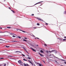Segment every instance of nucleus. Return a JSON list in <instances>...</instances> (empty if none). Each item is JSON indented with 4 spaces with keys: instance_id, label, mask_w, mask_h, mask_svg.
Masks as SVG:
<instances>
[{
    "instance_id": "bb28decb",
    "label": "nucleus",
    "mask_w": 66,
    "mask_h": 66,
    "mask_svg": "<svg viewBox=\"0 0 66 66\" xmlns=\"http://www.w3.org/2000/svg\"><path fill=\"white\" fill-rule=\"evenodd\" d=\"M0 60H1L2 59H4V58H1L0 59Z\"/></svg>"
},
{
    "instance_id": "a19ab883",
    "label": "nucleus",
    "mask_w": 66,
    "mask_h": 66,
    "mask_svg": "<svg viewBox=\"0 0 66 66\" xmlns=\"http://www.w3.org/2000/svg\"><path fill=\"white\" fill-rule=\"evenodd\" d=\"M45 24H46V25H48V23H46Z\"/></svg>"
},
{
    "instance_id": "f8f14e48",
    "label": "nucleus",
    "mask_w": 66,
    "mask_h": 66,
    "mask_svg": "<svg viewBox=\"0 0 66 66\" xmlns=\"http://www.w3.org/2000/svg\"><path fill=\"white\" fill-rule=\"evenodd\" d=\"M11 10V11H12L13 13H15V11H14L13 10Z\"/></svg>"
},
{
    "instance_id": "f257e3e1",
    "label": "nucleus",
    "mask_w": 66,
    "mask_h": 66,
    "mask_svg": "<svg viewBox=\"0 0 66 66\" xmlns=\"http://www.w3.org/2000/svg\"><path fill=\"white\" fill-rule=\"evenodd\" d=\"M18 30H19V31H22V32H23L24 33H27V32L25 31H23V30H21L18 29V30H17L18 31Z\"/></svg>"
},
{
    "instance_id": "39448f33",
    "label": "nucleus",
    "mask_w": 66,
    "mask_h": 66,
    "mask_svg": "<svg viewBox=\"0 0 66 66\" xmlns=\"http://www.w3.org/2000/svg\"><path fill=\"white\" fill-rule=\"evenodd\" d=\"M38 54L40 55L41 56H43V57H44V55L40 54V53H38Z\"/></svg>"
},
{
    "instance_id": "473e14b6",
    "label": "nucleus",
    "mask_w": 66,
    "mask_h": 66,
    "mask_svg": "<svg viewBox=\"0 0 66 66\" xmlns=\"http://www.w3.org/2000/svg\"><path fill=\"white\" fill-rule=\"evenodd\" d=\"M49 52L50 53H52L51 51H49Z\"/></svg>"
},
{
    "instance_id": "f03ea898",
    "label": "nucleus",
    "mask_w": 66,
    "mask_h": 66,
    "mask_svg": "<svg viewBox=\"0 0 66 66\" xmlns=\"http://www.w3.org/2000/svg\"><path fill=\"white\" fill-rule=\"evenodd\" d=\"M38 20H40L41 21H44L42 20V19L40 18H36Z\"/></svg>"
},
{
    "instance_id": "8fccbe9b",
    "label": "nucleus",
    "mask_w": 66,
    "mask_h": 66,
    "mask_svg": "<svg viewBox=\"0 0 66 66\" xmlns=\"http://www.w3.org/2000/svg\"><path fill=\"white\" fill-rule=\"evenodd\" d=\"M62 60L63 61H65V60Z\"/></svg>"
},
{
    "instance_id": "680f3d73",
    "label": "nucleus",
    "mask_w": 66,
    "mask_h": 66,
    "mask_svg": "<svg viewBox=\"0 0 66 66\" xmlns=\"http://www.w3.org/2000/svg\"><path fill=\"white\" fill-rule=\"evenodd\" d=\"M34 66H35V65H34Z\"/></svg>"
},
{
    "instance_id": "3c124183",
    "label": "nucleus",
    "mask_w": 66,
    "mask_h": 66,
    "mask_svg": "<svg viewBox=\"0 0 66 66\" xmlns=\"http://www.w3.org/2000/svg\"><path fill=\"white\" fill-rule=\"evenodd\" d=\"M0 33H3V32L2 31H1V32H0Z\"/></svg>"
},
{
    "instance_id": "ddd939ff",
    "label": "nucleus",
    "mask_w": 66,
    "mask_h": 66,
    "mask_svg": "<svg viewBox=\"0 0 66 66\" xmlns=\"http://www.w3.org/2000/svg\"><path fill=\"white\" fill-rule=\"evenodd\" d=\"M6 47L7 48H9V47H10V46H6Z\"/></svg>"
},
{
    "instance_id": "0eeeda50",
    "label": "nucleus",
    "mask_w": 66,
    "mask_h": 66,
    "mask_svg": "<svg viewBox=\"0 0 66 66\" xmlns=\"http://www.w3.org/2000/svg\"><path fill=\"white\" fill-rule=\"evenodd\" d=\"M12 43H16V42H17L16 41H14V40H13L12 41Z\"/></svg>"
},
{
    "instance_id": "4be33fe9",
    "label": "nucleus",
    "mask_w": 66,
    "mask_h": 66,
    "mask_svg": "<svg viewBox=\"0 0 66 66\" xmlns=\"http://www.w3.org/2000/svg\"><path fill=\"white\" fill-rule=\"evenodd\" d=\"M60 40H61V41H62V39L60 38Z\"/></svg>"
},
{
    "instance_id": "09e8293b",
    "label": "nucleus",
    "mask_w": 66,
    "mask_h": 66,
    "mask_svg": "<svg viewBox=\"0 0 66 66\" xmlns=\"http://www.w3.org/2000/svg\"><path fill=\"white\" fill-rule=\"evenodd\" d=\"M26 52H27V53H28V54H29V53H28V52L27 51H26Z\"/></svg>"
},
{
    "instance_id": "4468645a",
    "label": "nucleus",
    "mask_w": 66,
    "mask_h": 66,
    "mask_svg": "<svg viewBox=\"0 0 66 66\" xmlns=\"http://www.w3.org/2000/svg\"><path fill=\"white\" fill-rule=\"evenodd\" d=\"M23 64L24 65V66H27V64H26L25 63H23Z\"/></svg>"
},
{
    "instance_id": "e2e57ef3",
    "label": "nucleus",
    "mask_w": 66,
    "mask_h": 66,
    "mask_svg": "<svg viewBox=\"0 0 66 66\" xmlns=\"http://www.w3.org/2000/svg\"><path fill=\"white\" fill-rule=\"evenodd\" d=\"M65 58H66V57H65Z\"/></svg>"
},
{
    "instance_id": "9d476101",
    "label": "nucleus",
    "mask_w": 66,
    "mask_h": 66,
    "mask_svg": "<svg viewBox=\"0 0 66 66\" xmlns=\"http://www.w3.org/2000/svg\"><path fill=\"white\" fill-rule=\"evenodd\" d=\"M28 61L29 62V63H30V64H31V63H32V62L31 61L29 60H28Z\"/></svg>"
},
{
    "instance_id": "a211bd4d",
    "label": "nucleus",
    "mask_w": 66,
    "mask_h": 66,
    "mask_svg": "<svg viewBox=\"0 0 66 66\" xmlns=\"http://www.w3.org/2000/svg\"><path fill=\"white\" fill-rule=\"evenodd\" d=\"M11 35H13V34L14 35H16L15 34H14L12 33H11Z\"/></svg>"
},
{
    "instance_id": "603ef678",
    "label": "nucleus",
    "mask_w": 66,
    "mask_h": 66,
    "mask_svg": "<svg viewBox=\"0 0 66 66\" xmlns=\"http://www.w3.org/2000/svg\"><path fill=\"white\" fill-rule=\"evenodd\" d=\"M0 29H2V28L0 27Z\"/></svg>"
},
{
    "instance_id": "c756f323",
    "label": "nucleus",
    "mask_w": 66,
    "mask_h": 66,
    "mask_svg": "<svg viewBox=\"0 0 66 66\" xmlns=\"http://www.w3.org/2000/svg\"><path fill=\"white\" fill-rule=\"evenodd\" d=\"M66 40V39H63V40L64 41V40Z\"/></svg>"
},
{
    "instance_id": "f704fd0d",
    "label": "nucleus",
    "mask_w": 66,
    "mask_h": 66,
    "mask_svg": "<svg viewBox=\"0 0 66 66\" xmlns=\"http://www.w3.org/2000/svg\"><path fill=\"white\" fill-rule=\"evenodd\" d=\"M44 45L46 46H47V45H46V44H44Z\"/></svg>"
},
{
    "instance_id": "c03bdc74",
    "label": "nucleus",
    "mask_w": 66,
    "mask_h": 66,
    "mask_svg": "<svg viewBox=\"0 0 66 66\" xmlns=\"http://www.w3.org/2000/svg\"><path fill=\"white\" fill-rule=\"evenodd\" d=\"M0 40H2L1 39H0Z\"/></svg>"
},
{
    "instance_id": "4d7b16f0",
    "label": "nucleus",
    "mask_w": 66,
    "mask_h": 66,
    "mask_svg": "<svg viewBox=\"0 0 66 66\" xmlns=\"http://www.w3.org/2000/svg\"><path fill=\"white\" fill-rule=\"evenodd\" d=\"M43 62H44V63H45V62L44 61Z\"/></svg>"
},
{
    "instance_id": "58836bf2",
    "label": "nucleus",
    "mask_w": 66,
    "mask_h": 66,
    "mask_svg": "<svg viewBox=\"0 0 66 66\" xmlns=\"http://www.w3.org/2000/svg\"><path fill=\"white\" fill-rule=\"evenodd\" d=\"M24 38L25 39H27V38H26V37H25V38Z\"/></svg>"
},
{
    "instance_id": "393cba45",
    "label": "nucleus",
    "mask_w": 66,
    "mask_h": 66,
    "mask_svg": "<svg viewBox=\"0 0 66 66\" xmlns=\"http://www.w3.org/2000/svg\"><path fill=\"white\" fill-rule=\"evenodd\" d=\"M12 37H16V36H12Z\"/></svg>"
},
{
    "instance_id": "9b49d317",
    "label": "nucleus",
    "mask_w": 66,
    "mask_h": 66,
    "mask_svg": "<svg viewBox=\"0 0 66 66\" xmlns=\"http://www.w3.org/2000/svg\"><path fill=\"white\" fill-rule=\"evenodd\" d=\"M37 64H39V66H42V65H41L39 63H38Z\"/></svg>"
},
{
    "instance_id": "6e6552de",
    "label": "nucleus",
    "mask_w": 66,
    "mask_h": 66,
    "mask_svg": "<svg viewBox=\"0 0 66 66\" xmlns=\"http://www.w3.org/2000/svg\"><path fill=\"white\" fill-rule=\"evenodd\" d=\"M15 52H19V53H21V52H20V51H16Z\"/></svg>"
},
{
    "instance_id": "5701e85b",
    "label": "nucleus",
    "mask_w": 66,
    "mask_h": 66,
    "mask_svg": "<svg viewBox=\"0 0 66 66\" xmlns=\"http://www.w3.org/2000/svg\"><path fill=\"white\" fill-rule=\"evenodd\" d=\"M51 51V52H54V50H53L52 51Z\"/></svg>"
},
{
    "instance_id": "c9c22d12",
    "label": "nucleus",
    "mask_w": 66,
    "mask_h": 66,
    "mask_svg": "<svg viewBox=\"0 0 66 66\" xmlns=\"http://www.w3.org/2000/svg\"><path fill=\"white\" fill-rule=\"evenodd\" d=\"M23 48L25 50H26V49L25 48Z\"/></svg>"
},
{
    "instance_id": "5fc2aeb1",
    "label": "nucleus",
    "mask_w": 66,
    "mask_h": 66,
    "mask_svg": "<svg viewBox=\"0 0 66 66\" xmlns=\"http://www.w3.org/2000/svg\"><path fill=\"white\" fill-rule=\"evenodd\" d=\"M55 57L57 59V58H58L57 57Z\"/></svg>"
},
{
    "instance_id": "423d86ee",
    "label": "nucleus",
    "mask_w": 66,
    "mask_h": 66,
    "mask_svg": "<svg viewBox=\"0 0 66 66\" xmlns=\"http://www.w3.org/2000/svg\"><path fill=\"white\" fill-rule=\"evenodd\" d=\"M18 63H19V64H20L21 63V61L20 60H19L18 61Z\"/></svg>"
},
{
    "instance_id": "a18cd8bd",
    "label": "nucleus",
    "mask_w": 66,
    "mask_h": 66,
    "mask_svg": "<svg viewBox=\"0 0 66 66\" xmlns=\"http://www.w3.org/2000/svg\"><path fill=\"white\" fill-rule=\"evenodd\" d=\"M60 38H57V39H59V40H60Z\"/></svg>"
},
{
    "instance_id": "f3484780",
    "label": "nucleus",
    "mask_w": 66,
    "mask_h": 66,
    "mask_svg": "<svg viewBox=\"0 0 66 66\" xmlns=\"http://www.w3.org/2000/svg\"><path fill=\"white\" fill-rule=\"evenodd\" d=\"M7 28H9V29H11V27H7Z\"/></svg>"
},
{
    "instance_id": "2eb2a0df",
    "label": "nucleus",
    "mask_w": 66,
    "mask_h": 66,
    "mask_svg": "<svg viewBox=\"0 0 66 66\" xmlns=\"http://www.w3.org/2000/svg\"><path fill=\"white\" fill-rule=\"evenodd\" d=\"M64 14H66V12L65 11L64 12Z\"/></svg>"
},
{
    "instance_id": "864d4df0",
    "label": "nucleus",
    "mask_w": 66,
    "mask_h": 66,
    "mask_svg": "<svg viewBox=\"0 0 66 66\" xmlns=\"http://www.w3.org/2000/svg\"><path fill=\"white\" fill-rule=\"evenodd\" d=\"M64 63L65 64H66V62H64Z\"/></svg>"
},
{
    "instance_id": "aec40b11",
    "label": "nucleus",
    "mask_w": 66,
    "mask_h": 66,
    "mask_svg": "<svg viewBox=\"0 0 66 66\" xmlns=\"http://www.w3.org/2000/svg\"><path fill=\"white\" fill-rule=\"evenodd\" d=\"M23 41H24V42H27V40L24 39H23Z\"/></svg>"
},
{
    "instance_id": "2f4dec72",
    "label": "nucleus",
    "mask_w": 66,
    "mask_h": 66,
    "mask_svg": "<svg viewBox=\"0 0 66 66\" xmlns=\"http://www.w3.org/2000/svg\"><path fill=\"white\" fill-rule=\"evenodd\" d=\"M36 38H37L38 39H39V38H38L36 37Z\"/></svg>"
},
{
    "instance_id": "13d9d810",
    "label": "nucleus",
    "mask_w": 66,
    "mask_h": 66,
    "mask_svg": "<svg viewBox=\"0 0 66 66\" xmlns=\"http://www.w3.org/2000/svg\"><path fill=\"white\" fill-rule=\"evenodd\" d=\"M35 39H36V38H35Z\"/></svg>"
},
{
    "instance_id": "dca6fc26",
    "label": "nucleus",
    "mask_w": 66,
    "mask_h": 66,
    "mask_svg": "<svg viewBox=\"0 0 66 66\" xmlns=\"http://www.w3.org/2000/svg\"><path fill=\"white\" fill-rule=\"evenodd\" d=\"M23 61H27V60H25V59H23Z\"/></svg>"
},
{
    "instance_id": "ea45409f",
    "label": "nucleus",
    "mask_w": 66,
    "mask_h": 66,
    "mask_svg": "<svg viewBox=\"0 0 66 66\" xmlns=\"http://www.w3.org/2000/svg\"><path fill=\"white\" fill-rule=\"evenodd\" d=\"M32 16H34V14H32V15H31Z\"/></svg>"
},
{
    "instance_id": "49530a36",
    "label": "nucleus",
    "mask_w": 66,
    "mask_h": 66,
    "mask_svg": "<svg viewBox=\"0 0 66 66\" xmlns=\"http://www.w3.org/2000/svg\"><path fill=\"white\" fill-rule=\"evenodd\" d=\"M5 32H7V31H5V32H3V33H5Z\"/></svg>"
},
{
    "instance_id": "72a5a7b5",
    "label": "nucleus",
    "mask_w": 66,
    "mask_h": 66,
    "mask_svg": "<svg viewBox=\"0 0 66 66\" xmlns=\"http://www.w3.org/2000/svg\"><path fill=\"white\" fill-rule=\"evenodd\" d=\"M54 61L55 62V63H57V61H56L55 60V61Z\"/></svg>"
},
{
    "instance_id": "1a4fd4ad",
    "label": "nucleus",
    "mask_w": 66,
    "mask_h": 66,
    "mask_svg": "<svg viewBox=\"0 0 66 66\" xmlns=\"http://www.w3.org/2000/svg\"><path fill=\"white\" fill-rule=\"evenodd\" d=\"M40 52H41V53H43V52H44V51L42 50H40Z\"/></svg>"
},
{
    "instance_id": "c85d7f7f",
    "label": "nucleus",
    "mask_w": 66,
    "mask_h": 66,
    "mask_svg": "<svg viewBox=\"0 0 66 66\" xmlns=\"http://www.w3.org/2000/svg\"><path fill=\"white\" fill-rule=\"evenodd\" d=\"M4 66H6V64L5 63L4 65Z\"/></svg>"
},
{
    "instance_id": "e433bc0d",
    "label": "nucleus",
    "mask_w": 66,
    "mask_h": 66,
    "mask_svg": "<svg viewBox=\"0 0 66 66\" xmlns=\"http://www.w3.org/2000/svg\"><path fill=\"white\" fill-rule=\"evenodd\" d=\"M18 37L19 38H21V37Z\"/></svg>"
},
{
    "instance_id": "4c0bfd02",
    "label": "nucleus",
    "mask_w": 66,
    "mask_h": 66,
    "mask_svg": "<svg viewBox=\"0 0 66 66\" xmlns=\"http://www.w3.org/2000/svg\"><path fill=\"white\" fill-rule=\"evenodd\" d=\"M31 64L32 65H33V63H32V62H31Z\"/></svg>"
},
{
    "instance_id": "de8ad7c7",
    "label": "nucleus",
    "mask_w": 66,
    "mask_h": 66,
    "mask_svg": "<svg viewBox=\"0 0 66 66\" xmlns=\"http://www.w3.org/2000/svg\"><path fill=\"white\" fill-rule=\"evenodd\" d=\"M36 28H37L36 27H35L34 28V29H36Z\"/></svg>"
},
{
    "instance_id": "052dcab7",
    "label": "nucleus",
    "mask_w": 66,
    "mask_h": 66,
    "mask_svg": "<svg viewBox=\"0 0 66 66\" xmlns=\"http://www.w3.org/2000/svg\"><path fill=\"white\" fill-rule=\"evenodd\" d=\"M10 56V57H12V56Z\"/></svg>"
},
{
    "instance_id": "412c9836",
    "label": "nucleus",
    "mask_w": 66,
    "mask_h": 66,
    "mask_svg": "<svg viewBox=\"0 0 66 66\" xmlns=\"http://www.w3.org/2000/svg\"><path fill=\"white\" fill-rule=\"evenodd\" d=\"M39 23H37V25L38 26H39Z\"/></svg>"
},
{
    "instance_id": "37998d69",
    "label": "nucleus",
    "mask_w": 66,
    "mask_h": 66,
    "mask_svg": "<svg viewBox=\"0 0 66 66\" xmlns=\"http://www.w3.org/2000/svg\"><path fill=\"white\" fill-rule=\"evenodd\" d=\"M64 38H66V37L65 36L64 37Z\"/></svg>"
},
{
    "instance_id": "6ab92c4d",
    "label": "nucleus",
    "mask_w": 66,
    "mask_h": 66,
    "mask_svg": "<svg viewBox=\"0 0 66 66\" xmlns=\"http://www.w3.org/2000/svg\"><path fill=\"white\" fill-rule=\"evenodd\" d=\"M20 65H22V66H23V64L21 63Z\"/></svg>"
},
{
    "instance_id": "7ed1b4c3",
    "label": "nucleus",
    "mask_w": 66,
    "mask_h": 66,
    "mask_svg": "<svg viewBox=\"0 0 66 66\" xmlns=\"http://www.w3.org/2000/svg\"><path fill=\"white\" fill-rule=\"evenodd\" d=\"M30 48L32 50V51H34V52H36V51L34 50V49L30 47Z\"/></svg>"
},
{
    "instance_id": "bf43d9fd",
    "label": "nucleus",
    "mask_w": 66,
    "mask_h": 66,
    "mask_svg": "<svg viewBox=\"0 0 66 66\" xmlns=\"http://www.w3.org/2000/svg\"><path fill=\"white\" fill-rule=\"evenodd\" d=\"M27 55V56H29V55Z\"/></svg>"
},
{
    "instance_id": "7c9ffc66",
    "label": "nucleus",
    "mask_w": 66,
    "mask_h": 66,
    "mask_svg": "<svg viewBox=\"0 0 66 66\" xmlns=\"http://www.w3.org/2000/svg\"><path fill=\"white\" fill-rule=\"evenodd\" d=\"M28 59H31V58L30 57H28L27 58Z\"/></svg>"
},
{
    "instance_id": "cd10ccee",
    "label": "nucleus",
    "mask_w": 66,
    "mask_h": 66,
    "mask_svg": "<svg viewBox=\"0 0 66 66\" xmlns=\"http://www.w3.org/2000/svg\"><path fill=\"white\" fill-rule=\"evenodd\" d=\"M26 66H29V64H26Z\"/></svg>"
},
{
    "instance_id": "a878e982",
    "label": "nucleus",
    "mask_w": 66,
    "mask_h": 66,
    "mask_svg": "<svg viewBox=\"0 0 66 66\" xmlns=\"http://www.w3.org/2000/svg\"><path fill=\"white\" fill-rule=\"evenodd\" d=\"M32 36H33V37H35V36H34V35H32Z\"/></svg>"
},
{
    "instance_id": "6e6d98bb",
    "label": "nucleus",
    "mask_w": 66,
    "mask_h": 66,
    "mask_svg": "<svg viewBox=\"0 0 66 66\" xmlns=\"http://www.w3.org/2000/svg\"><path fill=\"white\" fill-rule=\"evenodd\" d=\"M36 46H38V45H36Z\"/></svg>"
},
{
    "instance_id": "b1692460",
    "label": "nucleus",
    "mask_w": 66,
    "mask_h": 66,
    "mask_svg": "<svg viewBox=\"0 0 66 66\" xmlns=\"http://www.w3.org/2000/svg\"><path fill=\"white\" fill-rule=\"evenodd\" d=\"M22 55L23 56H25V55H23V54H22Z\"/></svg>"
},
{
    "instance_id": "20e7f679",
    "label": "nucleus",
    "mask_w": 66,
    "mask_h": 66,
    "mask_svg": "<svg viewBox=\"0 0 66 66\" xmlns=\"http://www.w3.org/2000/svg\"><path fill=\"white\" fill-rule=\"evenodd\" d=\"M42 2H43V1H41V2H39L35 4L34 5H36V4H39V3H42Z\"/></svg>"
},
{
    "instance_id": "79ce46f5",
    "label": "nucleus",
    "mask_w": 66,
    "mask_h": 66,
    "mask_svg": "<svg viewBox=\"0 0 66 66\" xmlns=\"http://www.w3.org/2000/svg\"><path fill=\"white\" fill-rule=\"evenodd\" d=\"M9 9H10V10H11V7H9Z\"/></svg>"
}]
</instances>
